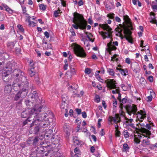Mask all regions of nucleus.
<instances>
[{"label": "nucleus", "instance_id": "33", "mask_svg": "<svg viewBox=\"0 0 157 157\" xmlns=\"http://www.w3.org/2000/svg\"><path fill=\"white\" fill-rule=\"evenodd\" d=\"M73 140V142L75 143V144L78 145L80 144V141L77 137H75L74 138Z\"/></svg>", "mask_w": 157, "mask_h": 157}, {"label": "nucleus", "instance_id": "1", "mask_svg": "<svg viewBox=\"0 0 157 157\" xmlns=\"http://www.w3.org/2000/svg\"><path fill=\"white\" fill-rule=\"evenodd\" d=\"M28 82L26 77L22 75L13 82L12 87L14 90L16 91L20 89L15 96L14 98V101H18L26 97L27 95V89L28 88Z\"/></svg>", "mask_w": 157, "mask_h": 157}, {"label": "nucleus", "instance_id": "20", "mask_svg": "<svg viewBox=\"0 0 157 157\" xmlns=\"http://www.w3.org/2000/svg\"><path fill=\"white\" fill-rule=\"evenodd\" d=\"M50 124V122L48 120L42 121L39 123V126L43 128H45Z\"/></svg>", "mask_w": 157, "mask_h": 157}, {"label": "nucleus", "instance_id": "50", "mask_svg": "<svg viewBox=\"0 0 157 157\" xmlns=\"http://www.w3.org/2000/svg\"><path fill=\"white\" fill-rule=\"evenodd\" d=\"M7 76H8L7 74H5V75H3V77H2L3 80V81H4V82H8V79H6V80H5L6 77H7Z\"/></svg>", "mask_w": 157, "mask_h": 157}, {"label": "nucleus", "instance_id": "36", "mask_svg": "<svg viewBox=\"0 0 157 157\" xmlns=\"http://www.w3.org/2000/svg\"><path fill=\"white\" fill-rule=\"evenodd\" d=\"M123 19L126 22L129 23L130 22V19L128 16L126 15L123 16Z\"/></svg>", "mask_w": 157, "mask_h": 157}, {"label": "nucleus", "instance_id": "9", "mask_svg": "<svg viewBox=\"0 0 157 157\" xmlns=\"http://www.w3.org/2000/svg\"><path fill=\"white\" fill-rule=\"evenodd\" d=\"M137 126H138L139 128H140L141 130L143 133V136L147 137V136H149L151 135V132L150 131L144 128L145 125L144 123H141L137 124Z\"/></svg>", "mask_w": 157, "mask_h": 157}, {"label": "nucleus", "instance_id": "15", "mask_svg": "<svg viewBox=\"0 0 157 157\" xmlns=\"http://www.w3.org/2000/svg\"><path fill=\"white\" fill-rule=\"evenodd\" d=\"M47 147H48L47 146L44 147L43 146L40 145L36 149V153L37 154L41 153H43L45 150H46L45 152L47 150Z\"/></svg>", "mask_w": 157, "mask_h": 157}, {"label": "nucleus", "instance_id": "10", "mask_svg": "<svg viewBox=\"0 0 157 157\" xmlns=\"http://www.w3.org/2000/svg\"><path fill=\"white\" fill-rule=\"evenodd\" d=\"M124 33L125 35V37L126 39L128 41L132 44L133 43V40L131 36L132 32L130 29L127 28H124Z\"/></svg>", "mask_w": 157, "mask_h": 157}, {"label": "nucleus", "instance_id": "18", "mask_svg": "<svg viewBox=\"0 0 157 157\" xmlns=\"http://www.w3.org/2000/svg\"><path fill=\"white\" fill-rule=\"evenodd\" d=\"M30 64L31 68L29 71V73L30 76L32 77L35 75V72L34 70V68L33 67L34 64L33 63H32L30 62Z\"/></svg>", "mask_w": 157, "mask_h": 157}, {"label": "nucleus", "instance_id": "43", "mask_svg": "<svg viewBox=\"0 0 157 157\" xmlns=\"http://www.w3.org/2000/svg\"><path fill=\"white\" fill-rule=\"evenodd\" d=\"M39 7L40 9H41L43 10H45L46 9V6H45L44 4H42L39 6Z\"/></svg>", "mask_w": 157, "mask_h": 157}, {"label": "nucleus", "instance_id": "55", "mask_svg": "<svg viewBox=\"0 0 157 157\" xmlns=\"http://www.w3.org/2000/svg\"><path fill=\"white\" fill-rule=\"evenodd\" d=\"M25 103L27 106L30 105L32 102L29 100H27L25 101Z\"/></svg>", "mask_w": 157, "mask_h": 157}, {"label": "nucleus", "instance_id": "39", "mask_svg": "<svg viewBox=\"0 0 157 157\" xmlns=\"http://www.w3.org/2000/svg\"><path fill=\"white\" fill-rule=\"evenodd\" d=\"M40 139L37 137H36L34 138L33 141V144H36L39 141Z\"/></svg>", "mask_w": 157, "mask_h": 157}, {"label": "nucleus", "instance_id": "40", "mask_svg": "<svg viewBox=\"0 0 157 157\" xmlns=\"http://www.w3.org/2000/svg\"><path fill=\"white\" fill-rule=\"evenodd\" d=\"M60 10L58 9V10H55L54 12V15L56 17H57L59 16V13H60Z\"/></svg>", "mask_w": 157, "mask_h": 157}, {"label": "nucleus", "instance_id": "59", "mask_svg": "<svg viewBox=\"0 0 157 157\" xmlns=\"http://www.w3.org/2000/svg\"><path fill=\"white\" fill-rule=\"evenodd\" d=\"M44 36L46 37L47 38H48L49 36V33L47 31H46L44 33Z\"/></svg>", "mask_w": 157, "mask_h": 157}, {"label": "nucleus", "instance_id": "7", "mask_svg": "<svg viewBox=\"0 0 157 157\" xmlns=\"http://www.w3.org/2000/svg\"><path fill=\"white\" fill-rule=\"evenodd\" d=\"M36 109H27L23 111L21 113V117L23 118H28L29 116H33L36 114Z\"/></svg>", "mask_w": 157, "mask_h": 157}, {"label": "nucleus", "instance_id": "16", "mask_svg": "<svg viewBox=\"0 0 157 157\" xmlns=\"http://www.w3.org/2000/svg\"><path fill=\"white\" fill-rule=\"evenodd\" d=\"M12 90V86L11 84H6L5 87L4 91L6 94H9Z\"/></svg>", "mask_w": 157, "mask_h": 157}, {"label": "nucleus", "instance_id": "29", "mask_svg": "<svg viewBox=\"0 0 157 157\" xmlns=\"http://www.w3.org/2000/svg\"><path fill=\"white\" fill-rule=\"evenodd\" d=\"M31 98L32 99H34L35 100H37L38 98V95L36 91H33L32 94Z\"/></svg>", "mask_w": 157, "mask_h": 157}, {"label": "nucleus", "instance_id": "54", "mask_svg": "<svg viewBox=\"0 0 157 157\" xmlns=\"http://www.w3.org/2000/svg\"><path fill=\"white\" fill-rule=\"evenodd\" d=\"M80 151L78 148L76 147L74 149V152L75 154H78L79 153Z\"/></svg>", "mask_w": 157, "mask_h": 157}, {"label": "nucleus", "instance_id": "14", "mask_svg": "<svg viewBox=\"0 0 157 157\" xmlns=\"http://www.w3.org/2000/svg\"><path fill=\"white\" fill-rule=\"evenodd\" d=\"M53 131L51 129H48L44 135V137L45 139H48L49 138H51L52 139H53Z\"/></svg>", "mask_w": 157, "mask_h": 157}, {"label": "nucleus", "instance_id": "61", "mask_svg": "<svg viewBox=\"0 0 157 157\" xmlns=\"http://www.w3.org/2000/svg\"><path fill=\"white\" fill-rule=\"evenodd\" d=\"M88 22L90 25H92L93 23V21L91 18H89L88 19Z\"/></svg>", "mask_w": 157, "mask_h": 157}, {"label": "nucleus", "instance_id": "42", "mask_svg": "<svg viewBox=\"0 0 157 157\" xmlns=\"http://www.w3.org/2000/svg\"><path fill=\"white\" fill-rule=\"evenodd\" d=\"M85 72L86 74L89 75L91 72V70L89 68H86L85 70Z\"/></svg>", "mask_w": 157, "mask_h": 157}, {"label": "nucleus", "instance_id": "3", "mask_svg": "<svg viewBox=\"0 0 157 157\" xmlns=\"http://www.w3.org/2000/svg\"><path fill=\"white\" fill-rule=\"evenodd\" d=\"M73 22L74 23L72 26L76 29H80L81 30H85L87 27L88 30H90L91 27L90 25H87V21L85 19L83 16L81 15L75 17Z\"/></svg>", "mask_w": 157, "mask_h": 157}, {"label": "nucleus", "instance_id": "6", "mask_svg": "<svg viewBox=\"0 0 157 157\" xmlns=\"http://www.w3.org/2000/svg\"><path fill=\"white\" fill-rule=\"evenodd\" d=\"M73 48L74 52L76 56L82 58L86 57V54L82 48L77 44H74Z\"/></svg>", "mask_w": 157, "mask_h": 157}, {"label": "nucleus", "instance_id": "64", "mask_svg": "<svg viewBox=\"0 0 157 157\" xmlns=\"http://www.w3.org/2000/svg\"><path fill=\"white\" fill-rule=\"evenodd\" d=\"M154 147H157V143H156L154 144L151 145V146L150 147V148L152 149Z\"/></svg>", "mask_w": 157, "mask_h": 157}, {"label": "nucleus", "instance_id": "13", "mask_svg": "<svg viewBox=\"0 0 157 157\" xmlns=\"http://www.w3.org/2000/svg\"><path fill=\"white\" fill-rule=\"evenodd\" d=\"M39 123L38 122H36L34 124H32V126H31V124H30V127H32L33 126H34L33 128H32L30 130L32 133L36 134L39 132L40 127L38 124Z\"/></svg>", "mask_w": 157, "mask_h": 157}, {"label": "nucleus", "instance_id": "21", "mask_svg": "<svg viewBox=\"0 0 157 157\" xmlns=\"http://www.w3.org/2000/svg\"><path fill=\"white\" fill-rule=\"evenodd\" d=\"M149 138H150V136L148 137L147 139H144L142 141V144L144 147H146L150 145V141L148 140Z\"/></svg>", "mask_w": 157, "mask_h": 157}, {"label": "nucleus", "instance_id": "37", "mask_svg": "<svg viewBox=\"0 0 157 157\" xmlns=\"http://www.w3.org/2000/svg\"><path fill=\"white\" fill-rule=\"evenodd\" d=\"M140 82L142 85H144L146 83V81L144 77H141L140 80Z\"/></svg>", "mask_w": 157, "mask_h": 157}, {"label": "nucleus", "instance_id": "30", "mask_svg": "<svg viewBox=\"0 0 157 157\" xmlns=\"http://www.w3.org/2000/svg\"><path fill=\"white\" fill-rule=\"evenodd\" d=\"M120 72L122 75L125 76L128 75V71L127 69H121Z\"/></svg>", "mask_w": 157, "mask_h": 157}, {"label": "nucleus", "instance_id": "57", "mask_svg": "<svg viewBox=\"0 0 157 157\" xmlns=\"http://www.w3.org/2000/svg\"><path fill=\"white\" fill-rule=\"evenodd\" d=\"M36 152H33L30 155V157H37V155L36 154H36Z\"/></svg>", "mask_w": 157, "mask_h": 157}, {"label": "nucleus", "instance_id": "56", "mask_svg": "<svg viewBox=\"0 0 157 157\" xmlns=\"http://www.w3.org/2000/svg\"><path fill=\"white\" fill-rule=\"evenodd\" d=\"M147 79L150 82H152L153 81V78L152 76H149L147 78Z\"/></svg>", "mask_w": 157, "mask_h": 157}, {"label": "nucleus", "instance_id": "2", "mask_svg": "<svg viewBox=\"0 0 157 157\" xmlns=\"http://www.w3.org/2000/svg\"><path fill=\"white\" fill-rule=\"evenodd\" d=\"M127 110L128 114L131 116L133 114L136 116V120L140 122H142L143 120L147 117L146 113L144 109L140 110L139 111L137 112V106L134 104L129 106Z\"/></svg>", "mask_w": 157, "mask_h": 157}, {"label": "nucleus", "instance_id": "38", "mask_svg": "<svg viewBox=\"0 0 157 157\" xmlns=\"http://www.w3.org/2000/svg\"><path fill=\"white\" fill-rule=\"evenodd\" d=\"M66 103L65 101H63L60 105V107L61 109H65Z\"/></svg>", "mask_w": 157, "mask_h": 157}, {"label": "nucleus", "instance_id": "63", "mask_svg": "<svg viewBox=\"0 0 157 157\" xmlns=\"http://www.w3.org/2000/svg\"><path fill=\"white\" fill-rule=\"evenodd\" d=\"M82 116L84 118H86V114L85 112H83L82 113Z\"/></svg>", "mask_w": 157, "mask_h": 157}, {"label": "nucleus", "instance_id": "25", "mask_svg": "<svg viewBox=\"0 0 157 157\" xmlns=\"http://www.w3.org/2000/svg\"><path fill=\"white\" fill-rule=\"evenodd\" d=\"M133 65L135 66V67H132V64L131 63V66L132 67V69L133 70V71L135 72L136 73H137V69H138V67H139V65L138 63L136 62H135Z\"/></svg>", "mask_w": 157, "mask_h": 157}, {"label": "nucleus", "instance_id": "4", "mask_svg": "<svg viewBox=\"0 0 157 157\" xmlns=\"http://www.w3.org/2000/svg\"><path fill=\"white\" fill-rule=\"evenodd\" d=\"M43 106H40L36 110V114L34 115V120L33 121V123H31V126H32V124H34L36 122H39L40 121H41L44 120L48 115H52V112L48 110V109L46 108L45 109V111L43 112H42L39 115H37V114L38 113V112H41V109H42L43 110Z\"/></svg>", "mask_w": 157, "mask_h": 157}, {"label": "nucleus", "instance_id": "35", "mask_svg": "<svg viewBox=\"0 0 157 157\" xmlns=\"http://www.w3.org/2000/svg\"><path fill=\"white\" fill-rule=\"evenodd\" d=\"M65 65L63 67V69L65 70H66L67 69V67L68 66V64L67 62V59L64 60Z\"/></svg>", "mask_w": 157, "mask_h": 157}, {"label": "nucleus", "instance_id": "51", "mask_svg": "<svg viewBox=\"0 0 157 157\" xmlns=\"http://www.w3.org/2000/svg\"><path fill=\"white\" fill-rule=\"evenodd\" d=\"M148 130H149H149L151 129V126L150 124H147L146 125H145V127Z\"/></svg>", "mask_w": 157, "mask_h": 157}, {"label": "nucleus", "instance_id": "34", "mask_svg": "<svg viewBox=\"0 0 157 157\" xmlns=\"http://www.w3.org/2000/svg\"><path fill=\"white\" fill-rule=\"evenodd\" d=\"M63 128L66 133L68 135L70 131L69 126L67 124H65Z\"/></svg>", "mask_w": 157, "mask_h": 157}, {"label": "nucleus", "instance_id": "41", "mask_svg": "<svg viewBox=\"0 0 157 157\" xmlns=\"http://www.w3.org/2000/svg\"><path fill=\"white\" fill-rule=\"evenodd\" d=\"M80 126L79 125H78V127H77V132H81V130H82V132H86V131H87V129H83V130H82V129H81L80 128Z\"/></svg>", "mask_w": 157, "mask_h": 157}, {"label": "nucleus", "instance_id": "31", "mask_svg": "<svg viewBox=\"0 0 157 157\" xmlns=\"http://www.w3.org/2000/svg\"><path fill=\"white\" fill-rule=\"evenodd\" d=\"M129 147L127 144H124L123 145V148L122 149L123 151L127 152L128 151Z\"/></svg>", "mask_w": 157, "mask_h": 157}, {"label": "nucleus", "instance_id": "58", "mask_svg": "<svg viewBox=\"0 0 157 157\" xmlns=\"http://www.w3.org/2000/svg\"><path fill=\"white\" fill-rule=\"evenodd\" d=\"M21 7L22 9L23 13H25L26 12V7L25 6H24L23 5H21Z\"/></svg>", "mask_w": 157, "mask_h": 157}, {"label": "nucleus", "instance_id": "5", "mask_svg": "<svg viewBox=\"0 0 157 157\" xmlns=\"http://www.w3.org/2000/svg\"><path fill=\"white\" fill-rule=\"evenodd\" d=\"M100 27L106 32H101V35L103 39L110 38L112 33V29L107 24H100Z\"/></svg>", "mask_w": 157, "mask_h": 157}, {"label": "nucleus", "instance_id": "45", "mask_svg": "<svg viewBox=\"0 0 157 157\" xmlns=\"http://www.w3.org/2000/svg\"><path fill=\"white\" fill-rule=\"evenodd\" d=\"M115 14L113 13L108 14H107V16L108 17H109V18L113 19L114 18Z\"/></svg>", "mask_w": 157, "mask_h": 157}, {"label": "nucleus", "instance_id": "23", "mask_svg": "<svg viewBox=\"0 0 157 157\" xmlns=\"http://www.w3.org/2000/svg\"><path fill=\"white\" fill-rule=\"evenodd\" d=\"M4 8H5L6 11L8 12L9 13L12 14L13 11L7 5L4 4L3 6Z\"/></svg>", "mask_w": 157, "mask_h": 157}, {"label": "nucleus", "instance_id": "17", "mask_svg": "<svg viewBox=\"0 0 157 157\" xmlns=\"http://www.w3.org/2000/svg\"><path fill=\"white\" fill-rule=\"evenodd\" d=\"M105 7L108 10L113 9L114 7V3L107 1L106 4L105 5Z\"/></svg>", "mask_w": 157, "mask_h": 157}, {"label": "nucleus", "instance_id": "62", "mask_svg": "<svg viewBox=\"0 0 157 157\" xmlns=\"http://www.w3.org/2000/svg\"><path fill=\"white\" fill-rule=\"evenodd\" d=\"M75 110L78 114H80L81 112V109H76Z\"/></svg>", "mask_w": 157, "mask_h": 157}, {"label": "nucleus", "instance_id": "8", "mask_svg": "<svg viewBox=\"0 0 157 157\" xmlns=\"http://www.w3.org/2000/svg\"><path fill=\"white\" fill-rule=\"evenodd\" d=\"M108 121L110 122H113L115 123L116 124L115 125V128L116 130H118V125L117 123L121 122V118L120 115L118 114H116L113 117L110 116L108 119Z\"/></svg>", "mask_w": 157, "mask_h": 157}, {"label": "nucleus", "instance_id": "27", "mask_svg": "<svg viewBox=\"0 0 157 157\" xmlns=\"http://www.w3.org/2000/svg\"><path fill=\"white\" fill-rule=\"evenodd\" d=\"M16 42H8L7 44V46L8 47L10 48L11 49H13L14 48L15 44H16Z\"/></svg>", "mask_w": 157, "mask_h": 157}, {"label": "nucleus", "instance_id": "44", "mask_svg": "<svg viewBox=\"0 0 157 157\" xmlns=\"http://www.w3.org/2000/svg\"><path fill=\"white\" fill-rule=\"evenodd\" d=\"M115 89V90H113L112 91V93L113 94H118L120 91V89L119 88H116Z\"/></svg>", "mask_w": 157, "mask_h": 157}, {"label": "nucleus", "instance_id": "49", "mask_svg": "<svg viewBox=\"0 0 157 157\" xmlns=\"http://www.w3.org/2000/svg\"><path fill=\"white\" fill-rule=\"evenodd\" d=\"M125 62L128 64H130L131 63V59L129 58H127L125 59Z\"/></svg>", "mask_w": 157, "mask_h": 157}, {"label": "nucleus", "instance_id": "52", "mask_svg": "<svg viewBox=\"0 0 157 157\" xmlns=\"http://www.w3.org/2000/svg\"><path fill=\"white\" fill-rule=\"evenodd\" d=\"M4 19V15L0 13V21H2Z\"/></svg>", "mask_w": 157, "mask_h": 157}, {"label": "nucleus", "instance_id": "47", "mask_svg": "<svg viewBox=\"0 0 157 157\" xmlns=\"http://www.w3.org/2000/svg\"><path fill=\"white\" fill-rule=\"evenodd\" d=\"M92 36V34L91 33H89V35H87V37L88 38L89 40L90 41H91L92 42H93L94 41V40H92V39L91 38V37Z\"/></svg>", "mask_w": 157, "mask_h": 157}, {"label": "nucleus", "instance_id": "60", "mask_svg": "<svg viewBox=\"0 0 157 157\" xmlns=\"http://www.w3.org/2000/svg\"><path fill=\"white\" fill-rule=\"evenodd\" d=\"M96 78L99 81L101 82H103L102 81H103V79L101 78V77L100 76H99Z\"/></svg>", "mask_w": 157, "mask_h": 157}, {"label": "nucleus", "instance_id": "46", "mask_svg": "<svg viewBox=\"0 0 157 157\" xmlns=\"http://www.w3.org/2000/svg\"><path fill=\"white\" fill-rule=\"evenodd\" d=\"M127 101L128 100L127 98H124L120 101L122 104H125L127 102Z\"/></svg>", "mask_w": 157, "mask_h": 157}, {"label": "nucleus", "instance_id": "48", "mask_svg": "<svg viewBox=\"0 0 157 157\" xmlns=\"http://www.w3.org/2000/svg\"><path fill=\"white\" fill-rule=\"evenodd\" d=\"M115 134L116 136L119 137L121 135V133L120 131H119L118 130H115Z\"/></svg>", "mask_w": 157, "mask_h": 157}, {"label": "nucleus", "instance_id": "12", "mask_svg": "<svg viewBox=\"0 0 157 157\" xmlns=\"http://www.w3.org/2000/svg\"><path fill=\"white\" fill-rule=\"evenodd\" d=\"M124 123L127 126L131 127L135 130L137 128L133 123L134 121L132 119H128L125 117H124Z\"/></svg>", "mask_w": 157, "mask_h": 157}, {"label": "nucleus", "instance_id": "11", "mask_svg": "<svg viewBox=\"0 0 157 157\" xmlns=\"http://www.w3.org/2000/svg\"><path fill=\"white\" fill-rule=\"evenodd\" d=\"M105 82L107 84V87L109 89H115L117 87L116 84V82L113 79H108L106 80Z\"/></svg>", "mask_w": 157, "mask_h": 157}, {"label": "nucleus", "instance_id": "22", "mask_svg": "<svg viewBox=\"0 0 157 157\" xmlns=\"http://www.w3.org/2000/svg\"><path fill=\"white\" fill-rule=\"evenodd\" d=\"M112 40H111V41ZM107 46L109 50L110 51L112 50H115L117 49V47L113 45V44H112V41L107 44Z\"/></svg>", "mask_w": 157, "mask_h": 157}, {"label": "nucleus", "instance_id": "19", "mask_svg": "<svg viewBox=\"0 0 157 157\" xmlns=\"http://www.w3.org/2000/svg\"><path fill=\"white\" fill-rule=\"evenodd\" d=\"M34 120V117H33V116H29L26 120L23 122V125L24 126H25L26 124H28L29 123H30L31 121H32V123H33Z\"/></svg>", "mask_w": 157, "mask_h": 157}, {"label": "nucleus", "instance_id": "32", "mask_svg": "<svg viewBox=\"0 0 157 157\" xmlns=\"http://www.w3.org/2000/svg\"><path fill=\"white\" fill-rule=\"evenodd\" d=\"M123 134L125 139L128 138L129 137L130 133L127 130H124L123 132Z\"/></svg>", "mask_w": 157, "mask_h": 157}, {"label": "nucleus", "instance_id": "53", "mask_svg": "<svg viewBox=\"0 0 157 157\" xmlns=\"http://www.w3.org/2000/svg\"><path fill=\"white\" fill-rule=\"evenodd\" d=\"M95 100L96 102L98 103L100 101V98L99 95H96L95 96Z\"/></svg>", "mask_w": 157, "mask_h": 157}, {"label": "nucleus", "instance_id": "26", "mask_svg": "<svg viewBox=\"0 0 157 157\" xmlns=\"http://www.w3.org/2000/svg\"><path fill=\"white\" fill-rule=\"evenodd\" d=\"M156 3L154 2H153L151 3V7L152 9L155 11H157V0H155Z\"/></svg>", "mask_w": 157, "mask_h": 157}, {"label": "nucleus", "instance_id": "28", "mask_svg": "<svg viewBox=\"0 0 157 157\" xmlns=\"http://www.w3.org/2000/svg\"><path fill=\"white\" fill-rule=\"evenodd\" d=\"M150 14L151 20L150 21V22L151 23H154L155 22V21H156L155 14L153 13H151Z\"/></svg>", "mask_w": 157, "mask_h": 157}, {"label": "nucleus", "instance_id": "24", "mask_svg": "<svg viewBox=\"0 0 157 157\" xmlns=\"http://www.w3.org/2000/svg\"><path fill=\"white\" fill-rule=\"evenodd\" d=\"M107 72L111 76H114L115 75V71L113 69L108 68L107 69Z\"/></svg>", "mask_w": 157, "mask_h": 157}]
</instances>
